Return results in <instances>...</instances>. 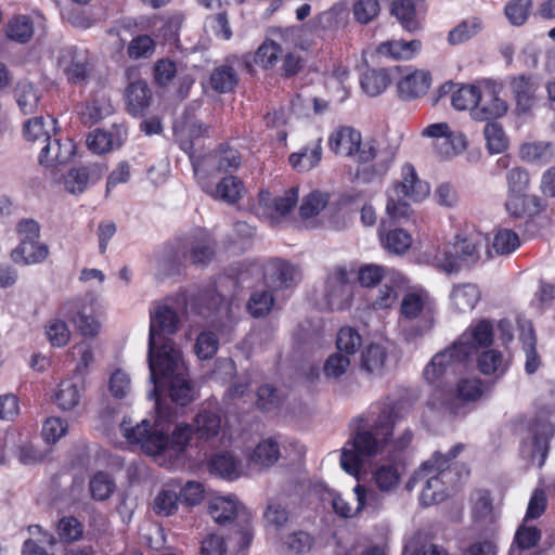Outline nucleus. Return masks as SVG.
<instances>
[{"mask_svg":"<svg viewBox=\"0 0 555 555\" xmlns=\"http://www.w3.org/2000/svg\"><path fill=\"white\" fill-rule=\"evenodd\" d=\"M175 417L171 408H162L157 403V416L153 425L143 420L132 426L131 421L124 420L120 429L130 443H140L145 453L154 456L177 457L185 450L192 436L202 450L215 449L223 443L222 420L218 411L202 409L194 417L193 427L181 423L171 429Z\"/></svg>","mask_w":555,"mask_h":555,"instance_id":"f257e3e1","label":"nucleus"},{"mask_svg":"<svg viewBox=\"0 0 555 555\" xmlns=\"http://www.w3.org/2000/svg\"><path fill=\"white\" fill-rule=\"evenodd\" d=\"M328 145L335 154L354 159L352 182L357 184H382L396 157L392 147L372 138L362 141L361 133L348 126L334 130Z\"/></svg>","mask_w":555,"mask_h":555,"instance_id":"f03ea898","label":"nucleus"},{"mask_svg":"<svg viewBox=\"0 0 555 555\" xmlns=\"http://www.w3.org/2000/svg\"><path fill=\"white\" fill-rule=\"evenodd\" d=\"M150 378L154 384L149 398L158 402L157 393L164 388L177 404L184 406L194 399V390L189 379L182 352L172 339L158 340L153 346L149 341L147 352Z\"/></svg>","mask_w":555,"mask_h":555,"instance_id":"7ed1b4c3","label":"nucleus"},{"mask_svg":"<svg viewBox=\"0 0 555 555\" xmlns=\"http://www.w3.org/2000/svg\"><path fill=\"white\" fill-rule=\"evenodd\" d=\"M395 424V414L389 406H384L376 417L362 421L341 451V468L351 476H358L365 459L387 452Z\"/></svg>","mask_w":555,"mask_h":555,"instance_id":"20e7f679","label":"nucleus"},{"mask_svg":"<svg viewBox=\"0 0 555 555\" xmlns=\"http://www.w3.org/2000/svg\"><path fill=\"white\" fill-rule=\"evenodd\" d=\"M436 304L427 292L418 289L403 295L400 304V327L404 339L413 343L434 326Z\"/></svg>","mask_w":555,"mask_h":555,"instance_id":"39448f33","label":"nucleus"},{"mask_svg":"<svg viewBox=\"0 0 555 555\" xmlns=\"http://www.w3.org/2000/svg\"><path fill=\"white\" fill-rule=\"evenodd\" d=\"M430 188L422 181L415 168L406 163L401 167V179L388 191L387 215L395 221L408 218L411 212L409 201L418 202L427 197Z\"/></svg>","mask_w":555,"mask_h":555,"instance_id":"423d86ee","label":"nucleus"},{"mask_svg":"<svg viewBox=\"0 0 555 555\" xmlns=\"http://www.w3.org/2000/svg\"><path fill=\"white\" fill-rule=\"evenodd\" d=\"M215 247L211 235L204 229H196L183 241L179 254L162 259L160 271L164 275L178 274L188 258L195 264H206L212 259Z\"/></svg>","mask_w":555,"mask_h":555,"instance_id":"0eeeda50","label":"nucleus"},{"mask_svg":"<svg viewBox=\"0 0 555 555\" xmlns=\"http://www.w3.org/2000/svg\"><path fill=\"white\" fill-rule=\"evenodd\" d=\"M482 246L481 241L457 236L454 243L444 244L433 254L428 253V261L438 270L451 274L464 266L475 264L480 258Z\"/></svg>","mask_w":555,"mask_h":555,"instance_id":"6e6552de","label":"nucleus"},{"mask_svg":"<svg viewBox=\"0 0 555 555\" xmlns=\"http://www.w3.org/2000/svg\"><path fill=\"white\" fill-rule=\"evenodd\" d=\"M464 449V444L457 443L450 449L446 454L435 452L433 457L425 462L421 468L415 472L413 478L408 487L411 489V483L423 480L428 473L436 472L437 474L427 478L426 483L421 493V503L425 506L443 501L447 496L444 492L443 482L440 480L438 474L448 467L451 460L455 459Z\"/></svg>","mask_w":555,"mask_h":555,"instance_id":"1a4fd4ad","label":"nucleus"},{"mask_svg":"<svg viewBox=\"0 0 555 555\" xmlns=\"http://www.w3.org/2000/svg\"><path fill=\"white\" fill-rule=\"evenodd\" d=\"M483 393V385L478 378H465L457 384V396L446 389L435 390L427 405L442 415H457L460 401H476Z\"/></svg>","mask_w":555,"mask_h":555,"instance_id":"9d476101","label":"nucleus"},{"mask_svg":"<svg viewBox=\"0 0 555 555\" xmlns=\"http://www.w3.org/2000/svg\"><path fill=\"white\" fill-rule=\"evenodd\" d=\"M468 359V349L455 347V343L449 348L437 352L425 366L423 375L427 383L435 385L438 389L450 377L454 376L457 370Z\"/></svg>","mask_w":555,"mask_h":555,"instance_id":"9b49d317","label":"nucleus"},{"mask_svg":"<svg viewBox=\"0 0 555 555\" xmlns=\"http://www.w3.org/2000/svg\"><path fill=\"white\" fill-rule=\"evenodd\" d=\"M555 433V426L545 418L535 420L528 437L520 444V456L528 465L542 467L548 453V441Z\"/></svg>","mask_w":555,"mask_h":555,"instance_id":"f8f14e48","label":"nucleus"},{"mask_svg":"<svg viewBox=\"0 0 555 555\" xmlns=\"http://www.w3.org/2000/svg\"><path fill=\"white\" fill-rule=\"evenodd\" d=\"M92 302V296L75 297L64 301L59 313L72 322L83 336H93L100 324L93 314Z\"/></svg>","mask_w":555,"mask_h":555,"instance_id":"ddd939ff","label":"nucleus"},{"mask_svg":"<svg viewBox=\"0 0 555 555\" xmlns=\"http://www.w3.org/2000/svg\"><path fill=\"white\" fill-rule=\"evenodd\" d=\"M55 61L57 67L64 73L67 80L75 85L87 81L90 63L86 49L76 46H64L57 49Z\"/></svg>","mask_w":555,"mask_h":555,"instance_id":"4468645a","label":"nucleus"},{"mask_svg":"<svg viewBox=\"0 0 555 555\" xmlns=\"http://www.w3.org/2000/svg\"><path fill=\"white\" fill-rule=\"evenodd\" d=\"M241 164V155L237 150L223 144L211 154L198 159H193V169L196 176L212 175L215 172L237 169Z\"/></svg>","mask_w":555,"mask_h":555,"instance_id":"2eb2a0df","label":"nucleus"},{"mask_svg":"<svg viewBox=\"0 0 555 555\" xmlns=\"http://www.w3.org/2000/svg\"><path fill=\"white\" fill-rule=\"evenodd\" d=\"M324 296L332 310H341L350 305L352 299V283L350 272L345 268H336L325 282Z\"/></svg>","mask_w":555,"mask_h":555,"instance_id":"dca6fc26","label":"nucleus"},{"mask_svg":"<svg viewBox=\"0 0 555 555\" xmlns=\"http://www.w3.org/2000/svg\"><path fill=\"white\" fill-rule=\"evenodd\" d=\"M150 318L149 341L152 346L158 340L170 339L168 336L175 334L181 324L179 314L168 305H156L150 311Z\"/></svg>","mask_w":555,"mask_h":555,"instance_id":"f3484780","label":"nucleus"},{"mask_svg":"<svg viewBox=\"0 0 555 555\" xmlns=\"http://www.w3.org/2000/svg\"><path fill=\"white\" fill-rule=\"evenodd\" d=\"M509 88L519 115L528 114L537 104L539 81L532 75L521 74L511 78Z\"/></svg>","mask_w":555,"mask_h":555,"instance_id":"a211bd4d","label":"nucleus"},{"mask_svg":"<svg viewBox=\"0 0 555 555\" xmlns=\"http://www.w3.org/2000/svg\"><path fill=\"white\" fill-rule=\"evenodd\" d=\"M38 160L44 167L66 164L75 154V143L69 138H60L54 133L40 147Z\"/></svg>","mask_w":555,"mask_h":555,"instance_id":"6ab92c4d","label":"nucleus"},{"mask_svg":"<svg viewBox=\"0 0 555 555\" xmlns=\"http://www.w3.org/2000/svg\"><path fill=\"white\" fill-rule=\"evenodd\" d=\"M402 469L393 456L372 469V483L382 493L392 494L400 486Z\"/></svg>","mask_w":555,"mask_h":555,"instance_id":"aec40b11","label":"nucleus"},{"mask_svg":"<svg viewBox=\"0 0 555 555\" xmlns=\"http://www.w3.org/2000/svg\"><path fill=\"white\" fill-rule=\"evenodd\" d=\"M127 139V129L124 125H114L112 131L96 129L87 139L88 149L94 154H105L118 149Z\"/></svg>","mask_w":555,"mask_h":555,"instance_id":"412c9836","label":"nucleus"},{"mask_svg":"<svg viewBox=\"0 0 555 555\" xmlns=\"http://www.w3.org/2000/svg\"><path fill=\"white\" fill-rule=\"evenodd\" d=\"M507 112V104L500 99L492 87L480 90V100L473 109L472 117L480 121H489L504 116Z\"/></svg>","mask_w":555,"mask_h":555,"instance_id":"4be33fe9","label":"nucleus"},{"mask_svg":"<svg viewBox=\"0 0 555 555\" xmlns=\"http://www.w3.org/2000/svg\"><path fill=\"white\" fill-rule=\"evenodd\" d=\"M104 171L105 167L101 164H89L79 168H73L65 176V189L72 194H80L87 189L89 183L99 181Z\"/></svg>","mask_w":555,"mask_h":555,"instance_id":"5701e85b","label":"nucleus"},{"mask_svg":"<svg viewBox=\"0 0 555 555\" xmlns=\"http://www.w3.org/2000/svg\"><path fill=\"white\" fill-rule=\"evenodd\" d=\"M113 113L112 100L104 90L95 92L93 99L79 111L80 120L87 126H92Z\"/></svg>","mask_w":555,"mask_h":555,"instance_id":"b1692460","label":"nucleus"},{"mask_svg":"<svg viewBox=\"0 0 555 555\" xmlns=\"http://www.w3.org/2000/svg\"><path fill=\"white\" fill-rule=\"evenodd\" d=\"M202 189L215 199L223 201L229 204H234L240 201L244 192L243 182L234 176L224 177L216 185L202 182Z\"/></svg>","mask_w":555,"mask_h":555,"instance_id":"393cba45","label":"nucleus"},{"mask_svg":"<svg viewBox=\"0 0 555 555\" xmlns=\"http://www.w3.org/2000/svg\"><path fill=\"white\" fill-rule=\"evenodd\" d=\"M298 279V269L292 263L279 259L270 262L266 271L267 284L276 289L292 287Z\"/></svg>","mask_w":555,"mask_h":555,"instance_id":"a878e982","label":"nucleus"},{"mask_svg":"<svg viewBox=\"0 0 555 555\" xmlns=\"http://www.w3.org/2000/svg\"><path fill=\"white\" fill-rule=\"evenodd\" d=\"M431 76L425 70L406 73L398 82V93L404 100H412L424 95L430 87Z\"/></svg>","mask_w":555,"mask_h":555,"instance_id":"bb28decb","label":"nucleus"},{"mask_svg":"<svg viewBox=\"0 0 555 555\" xmlns=\"http://www.w3.org/2000/svg\"><path fill=\"white\" fill-rule=\"evenodd\" d=\"M50 250L46 243L40 240L18 244L11 251V259L16 264L33 266L41 263L49 257Z\"/></svg>","mask_w":555,"mask_h":555,"instance_id":"cd10ccee","label":"nucleus"},{"mask_svg":"<svg viewBox=\"0 0 555 555\" xmlns=\"http://www.w3.org/2000/svg\"><path fill=\"white\" fill-rule=\"evenodd\" d=\"M492 325L489 321L478 322L470 332H465L456 341L455 347L468 349V358L475 353L477 346L487 347L492 344Z\"/></svg>","mask_w":555,"mask_h":555,"instance_id":"c85d7f7f","label":"nucleus"},{"mask_svg":"<svg viewBox=\"0 0 555 555\" xmlns=\"http://www.w3.org/2000/svg\"><path fill=\"white\" fill-rule=\"evenodd\" d=\"M421 41L418 40H388L382 42L376 48V56L389 60H409L421 50Z\"/></svg>","mask_w":555,"mask_h":555,"instance_id":"c756f323","label":"nucleus"},{"mask_svg":"<svg viewBox=\"0 0 555 555\" xmlns=\"http://www.w3.org/2000/svg\"><path fill=\"white\" fill-rule=\"evenodd\" d=\"M304 28L301 26L273 27L269 30V38L276 43L279 50L284 53L293 48L307 49L302 40Z\"/></svg>","mask_w":555,"mask_h":555,"instance_id":"7c9ffc66","label":"nucleus"},{"mask_svg":"<svg viewBox=\"0 0 555 555\" xmlns=\"http://www.w3.org/2000/svg\"><path fill=\"white\" fill-rule=\"evenodd\" d=\"M208 469L221 478L228 480L237 479L242 475V463L230 452H219L212 455L208 463Z\"/></svg>","mask_w":555,"mask_h":555,"instance_id":"2f4dec72","label":"nucleus"},{"mask_svg":"<svg viewBox=\"0 0 555 555\" xmlns=\"http://www.w3.org/2000/svg\"><path fill=\"white\" fill-rule=\"evenodd\" d=\"M322 158V139L319 138L305 147L298 153L289 155V164L294 169L300 172L309 171L313 169Z\"/></svg>","mask_w":555,"mask_h":555,"instance_id":"473e14b6","label":"nucleus"},{"mask_svg":"<svg viewBox=\"0 0 555 555\" xmlns=\"http://www.w3.org/2000/svg\"><path fill=\"white\" fill-rule=\"evenodd\" d=\"M127 111L133 115H141L150 105L151 91L143 80L131 82L126 89Z\"/></svg>","mask_w":555,"mask_h":555,"instance_id":"72a5a7b5","label":"nucleus"},{"mask_svg":"<svg viewBox=\"0 0 555 555\" xmlns=\"http://www.w3.org/2000/svg\"><path fill=\"white\" fill-rule=\"evenodd\" d=\"M480 299V292L475 284L454 285L450 293L451 305L460 312L472 311Z\"/></svg>","mask_w":555,"mask_h":555,"instance_id":"f704fd0d","label":"nucleus"},{"mask_svg":"<svg viewBox=\"0 0 555 555\" xmlns=\"http://www.w3.org/2000/svg\"><path fill=\"white\" fill-rule=\"evenodd\" d=\"M56 120L49 117V122L42 116L28 119L24 125V137L26 141L40 147L52 135L51 132L55 131Z\"/></svg>","mask_w":555,"mask_h":555,"instance_id":"c9c22d12","label":"nucleus"},{"mask_svg":"<svg viewBox=\"0 0 555 555\" xmlns=\"http://www.w3.org/2000/svg\"><path fill=\"white\" fill-rule=\"evenodd\" d=\"M519 154L528 163L545 165L554 160L555 147L550 142H528L520 146Z\"/></svg>","mask_w":555,"mask_h":555,"instance_id":"e433bc0d","label":"nucleus"},{"mask_svg":"<svg viewBox=\"0 0 555 555\" xmlns=\"http://www.w3.org/2000/svg\"><path fill=\"white\" fill-rule=\"evenodd\" d=\"M240 504L233 496H219L209 504V514L219 525L230 524L237 515Z\"/></svg>","mask_w":555,"mask_h":555,"instance_id":"4c0bfd02","label":"nucleus"},{"mask_svg":"<svg viewBox=\"0 0 555 555\" xmlns=\"http://www.w3.org/2000/svg\"><path fill=\"white\" fill-rule=\"evenodd\" d=\"M386 360V348L378 344H371L361 354V367L370 374L380 375Z\"/></svg>","mask_w":555,"mask_h":555,"instance_id":"58836bf2","label":"nucleus"},{"mask_svg":"<svg viewBox=\"0 0 555 555\" xmlns=\"http://www.w3.org/2000/svg\"><path fill=\"white\" fill-rule=\"evenodd\" d=\"M391 14L397 17L405 30L414 31L420 28L414 0H393Z\"/></svg>","mask_w":555,"mask_h":555,"instance_id":"ea45409f","label":"nucleus"},{"mask_svg":"<svg viewBox=\"0 0 555 555\" xmlns=\"http://www.w3.org/2000/svg\"><path fill=\"white\" fill-rule=\"evenodd\" d=\"M7 37L18 43L28 42L34 35V23L27 15H17L5 25Z\"/></svg>","mask_w":555,"mask_h":555,"instance_id":"a19ab883","label":"nucleus"},{"mask_svg":"<svg viewBox=\"0 0 555 555\" xmlns=\"http://www.w3.org/2000/svg\"><path fill=\"white\" fill-rule=\"evenodd\" d=\"M390 82L386 69H369L361 78V87L370 96H376L384 92Z\"/></svg>","mask_w":555,"mask_h":555,"instance_id":"79ce46f5","label":"nucleus"},{"mask_svg":"<svg viewBox=\"0 0 555 555\" xmlns=\"http://www.w3.org/2000/svg\"><path fill=\"white\" fill-rule=\"evenodd\" d=\"M540 539L541 531L537 527L528 526L527 522L524 521V524L518 527L515 534V543L517 546H513L508 555H521L522 551L534 547Z\"/></svg>","mask_w":555,"mask_h":555,"instance_id":"37998d69","label":"nucleus"},{"mask_svg":"<svg viewBox=\"0 0 555 555\" xmlns=\"http://www.w3.org/2000/svg\"><path fill=\"white\" fill-rule=\"evenodd\" d=\"M210 86L218 93H227L237 85V76L229 65L216 67L210 74Z\"/></svg>","mask_w":555,"mask_h":555,"instance_id":"c03bdc74","label":"nucleus"},{"mask_svg":"<svg viewBox=\"0 0 555 555\" xmlns=\"http://www.w3.org/2000/svg\"><path fill=\"white\" fill-rule=\"evenodd\" d=\"M16 102L25 115L34 114L39 104L40 95L29 82H20L15 90Z\"/></svg>","mask_w":555,"mask_h":555,"instance_id":"a18cd8bd","label":"nucleus"},{"mask_svg":"<svg viewBox=\"0 0 555 555\" xmlns=\"http://www.w3.org/2000/svg\"><path fill=\"white\" fill-rule=\"evenodd\" d=\"M472 515L476 521H492L493 506L490 494L486 490H477L472 494Z\"/></svg>","mask_w":555,"mask_h":555,"instance_id":"49530a36","label":"nucleus"},{"mask_svg":"<svg viewBox=\"0 0 555 555\" xmlns=\"http://www.w3.org/2000/svg\"><path fill=\"white\" fill-rule=\"evenodd\" d=\"M353 493V501H359V507L361 511L364 508H371L372 511L379 509L383 506L384 498L387 495L376 488L366 487L360 483L354 487Z\"/></svg>","mask_w":555,"mask_h":555,"instance_id":"de8ad7c7","label":"nucleus"},{"mask_svg":"<svg viewBox=\"0 0 555 555\" xmlns=\"http://www.w3.org/2000/svg\"><path fill=\"white\" fill-rule=\"evenodd\" d=\"M280 457L279 443L268 438L259 442L254 451L251 461L263 467L272 466Z\"/></svg>","mask_w":555,"mask_h":555,"instance_id":"09e8293b","label":"nucleus"},{"mask_svg":"<svg viewBox=\"0 0 555 555\" xmlns=\"http://www.w3.org/2000/svg\"><path fill=\"white\" fill-rule=\"evenodd\" d=\"M482 28V22L478 17L462 21L448 35L451 44H460L476 36Z\"/></svg>","mask_w":555,"mask_h":555,"instance_id":"8fccbe9b","label":"nucleus"},{"mask_svg":"<svg viewBox=\"0 0 555 555\" xmlns=\"http://www.w3.org/2000/svg\"><path fill=\"white\" fill-rule=\"evenodd\" d=\"M178 490L172 488L163 489L154 499L153 511L159 516H170L178 511Z\"/></svg>","mask_w":555,"mask_h":555,"instance_id":"3c124183","label":"nucleus"},{"mask_svg":"<svg viewBox=\"0 0 555 555\" xmlns=\"http://www.w3.org/2000/svg\"><path fill=\"white\" fill-rule=\"evenodd\" d=\"M55 400L62 410H73L79 403L80 389L69 379L63 380L59 385Z\"/></svg>","mask_w":555,"mask_h":555,"instance_id":"603ef678","label":"nucleus"},{"mask_svg":"<svg viewBox=\"0 0 555 555\" xmlns=\"http://www.w3.org/2000/svg\"><path fill=\"white\" fill-rule=\"evenodd\" d=\"M382 243L388 251L400 255L410 248L412 238L406 231L393 229L388 231L385 236H382Z\"/></svg>","mask_w":555,"mask_h":555,"instance_id":"864d4df0","label":"nucleus"},{"mask_svg":"<svg viewBox=\"0 0 555 555\" xmlns=\"http://www.w3.org/2000/svg\"><path fill=\"white\" fill-rule=\"evenodd\" d=\"M480 100V90L475 86H463L453 92L451 103L457 111L474 109Z\"/></svg>","mask_w":555,"mask_h":555,"instance_id":"5fc2aeb1","label":"nucleus"},{"mask_svg":"<svg viewBox=\"0 0 555 555\" xmlns=\"http://www.w3.org/2000/svg\"><path fill=\"white\" fill-rule=\"evenodd\" d=\"M361 345L362 337L356 328L346 326L339 330L336 338V346L339 352L347 354L350 358V356L354 354Z\"/></svg>","mask_w":555,"mask_h":555,"instance_id":"6e6d98bb","label":"nucleus"},{"mask_svg":"<svg viewBox=\"0 0 555 555\" xmlns=\"http://www.w3.org/2000/svg\"><path fill=\"white\" fill-rule=\"evenodd\" d=\"M89 489L94 500L104 501L114 492L115 482L108 474L99 472L91 477Z\"/></svg>","mask_w":555,"mask_h":555,"instance_id":"4d7b16f0","label":"nucleus"},{"mask_svg":"<svg viewBox=\"0 0 555 555\" xmlns=\"http://www.w3.org/2000/svg\"><path fill=\"white\" fill-rule=\"evenodd\" d=\"M531 9V0H512L506 3L504 14L511 24L521 26L528 20Z\"/></svg>","mask_w":555,"mask_h":555,"instance_id":"13d9d810","label":"nucleus"},{"mask_svg":"<svg viewBox=\"0 0 555 555\" xmlns=\"http://www.w3.org/2000/svg\"><path fill=\"white\" fill-rule=\"evenodd\" d=\"M283 53L270 38L264 40L255 53V63L263 68L274 67Z\"/></svg>","mask_w":555,"mask_h":555,"instance_id":"bf43d9fd","label":"nucleus"},{"mask_svg":"<svg viewBox=\"0 0 555 555\" xmlns=\"http://www.w3.org/2000/svg\"><path fill=\"white\" fill-rule=\"evenodd\" d=\"M46 335L53 347L65 346L69 338L70 332L63 319H52L46 325Z\"/></svg>","mask_w":555,"mask_h":555,"instance_id":"052dcab7","label":"nucleus"},{"mask_svg":"<svg viewBox=\"0 0 555 555\" xmlns=\"http://www.w3.org/2000/svg\"><path fill=\"white\" fill-rule=\"evenodd\" d=\"M487 147L491 153H502L507 147V138L502 126L498 122H488L483 129Z\"/></svg>","mask_w":555,"mask_h":555,"instance_id":"680f3d73","label":"nucleus"},{"mask_svg":"<svg viewBox=\"0 0 555 555\" xmlns=\"http://www.w3.org/2000/svg\"><path fill=\"white\" fill-rule=\"evenodd\" d=\"M156 49V42L147 35L134 37L128 44L127 53L130 59L151 57Z\"/></svg>","mask_w":555,"mask_h":555,"instance_id":"e2e57ef3","label":"nucleus"},{"mask_svg":"<svg viewBox=\"0 0 555 555\" xmlns=\"http://www.w3.org/2000/svg\"><path fill=\"white\" fill-rule=\"evenodd\" d=\"M83 527L74 516H65L59 520L57 534L61 541L72 543L82 535Z\"/></svg>","mask_w":555,"mask_h":555,"instance_id":"0e129e2a","label":"nucleus"},{"mask_svg":"<svg viewBox=\"0 0 555 555\" xmlns=\"http://www.w3.org/2000/svg\"><path fill=\"white\" fill-rule=\"evenodd\" d=\"M478 369L482 374H503L505 366L502 354L493 349L481 352L478 357Z\"/></svg>","mask_w":555,"mask_h":555,"instance_id":"69168bd1","label":"nucleus"},{"mask_svg":"<svg viewBox=\"0 0 555 555\" xmlns=\"http://www.w3.org/2000/svg\"><path fill=\"white\" fill-rule=\"evenodd\" d=\"M273 301V296L269 291L255 292L247 302V309L253 317L261 318L269 313Z\"/></svg>","mask_w":555,"mask_h":555,"instance_id":"338daca9","label":"nucleus"},{"mask_svg":"<svg viewBox=\"0 0 555 555\" xmlns=\"http://www.w3.org/2000/svg\"><path fill=\"white\" fill-rule=\"evenodd\" d=\"M350 366V358L339 351L331 354L323 366L325 377L337 379L343 376Z\"/></svg>","mask_w":555,"mask_h":555,"instance_id":"774afa93","label":"nucleus"}]
</instances>
